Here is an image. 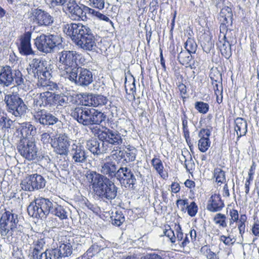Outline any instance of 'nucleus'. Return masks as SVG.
I'll return each instance as SVG.
<instances>
[{"label":"nucleus","mask_w":259,"mask_h":259,"mask_svg":"<svg viewBox=\"0 0 259 259\" xmlns=\"http://www.w3.org/2000/svg\"><path fill=\"white\" fill-rule=\"evenodd\" d=\"M93 133L97 135L99 142L96 140H91L87 142V148L94 155H99L106 153L109 149V144L120 145L122 143V136L117 131L108 128L100 130L97 126L91 128Z\"/></svg>","instance_id":"f03ea898"},{"label":"nucleus","mask_w":259,"mask_h":259,"mask_svg":"<svg viewBox=\"0 0 259 259\" xmlns=\"http://www.w3.org/2000/svg\"><path fill=\"white\" fill-rule=\"evenodd\" d=\"M234 128L238 138L245 135L247 131L246 120L242 118H237L235 120Z\"/></svg>","instance_id":"7c9ffc66"},{"label":"nucleus","mask_w":259,"mask_h":259,"mask_svg":"<svg viewBox=\"0 0 259 259\" xmlns=\"http://www.w3.org/2000/svg\"><path fill=\"white\" fill-rule=\"evenodd\" d=\"M213 177L215 182L220 185L226 182L225 172L220 168H215L213 171Z\"/></svg>","instance_id":"ea45409f"},{"label":"nucleus","mask_w":259,"mask_h":259,"mask_svg":"<svg viewBox=\"0 0 259 259\" xmlns=\"http://www.w3.org/2000/svg\"><path fill=\"white\" fill-rule=\"evenodd\" d=\"M66 8L71 15V18L76 20L84 21L87 18L85 15V6L83 5L79 6L75 0H71L66 5Z\"/></svg>","instance_id":"aec40b11"},{"label":"nucleus","mask_w":259,"mask_h":259,"mask_svg":"<svg viewBox=\"0 0 259 259\" xmlns=\"http://www.w3.org/2000/svg\"><path fill=\"white\" fill-rule=\"evenodd\" d=\"M40 140L44 144H48L49 143H51L52 142V140H53L51 139V136L49 134L47 133H44L41 135Z\"/></svg>","instance_id":"052dcab7"},{"label":"nucleus","mask_w":259,"mask_h":259,"mask_svg":"<svg viewBox=\"0 0 259 259\" xmlns=\"http://www.w3.org/2000/svg\"><path fill=\"white\" fill-rule=\"evenodd\" d=\"M220 21L224 23H230L232 25L233 21V13L232 9L228 6H225L221 11Z\"/></svg>","instance_id":"473e14b6"},{"label":"nucleus","mask_w":259,"mask_h":259,"mask_svg":"<svg viewBox=\"0 0 259 259\" xmlns=\"http://www.w3.org/2000/svg\"><path fill=\"white\" fill-rule=\"evenodd\" d=\"M63 31L79 48L85 51L96 50L97 39L89 26L81 23L67 24L64 26Z\"/></svg>","instance_id":"f257e3e1"},{"label":"nucleus","mask_w":259,"mask_h":259,"mask_svg":"<svg viewBox=\"0 0 259 259\" xmlns=\"http://www.w3.org/2000/svg\"><path fill=\"white\" fill-rule=\"evenodd\" d=\"M125 88L126 93H128V94H132L133 96L135 98V93H136V86L135 81L134 80L133 83H130L128 84L125 83Z\"/></svg>","instance_id":"4d7b16f0"},{"label":"nucleus","mask_w":259,"mask_h":259,"mask_svg":"<svg viewBox=\"0 0 259 259\" xmlns=\"http://www.w3.org/2000/svg\"><path fill=\"white\" fill-rule=\"evenodd\" d=\"M185 47L189 53H195L197 50V45L193 38H189L185 42Z\"/></svg>","instance_id":"a18cd8bd"},{"label":"nucleus","mask_w":259,"mask_h":259,"mask_svg":"<svg viewBox=\"0 0 259 259\" xmlns=\"http://www.w3.org/2000/svg\"><path fill=\"white\" fill-rule=\"evenodd\" d=\"M24 79L19 69H13L9 65L1 67L0 69V85L3 87H9L16 84L17 86L24 84Z\"/></svg>","instance_id":"39448f33"},{"label":"nucleus","mask_w":259,"mask_h":259,"mask_svg":"<svg viewBox=\"0 0 259 259\" xmlns=\"http://www.w3.org/2000/svg\"><path fill=\"white\" fill-rule=\"evenodd\" d=\"M67 77L76 84L88 86L93 81L92 72L89 69L78 66Z\"/></svg>","instance_id":"9b49d317"},{"label":"nucleus","mask_w":259,"mask_h":259,"mask_svg":"<svg viewBox=\"0 0 259 259\" xmlns=\"http://www.w3.org/2000/svg\"><path fill=\"white\" fill-rule=\"evenodd\" d=\"M195 108L200 113L205 114L209 110V105L207 103L201 101H197L195 103Z\"/></svg>","instance_id":"49530a36"},{"label":"nucleus","mask_w":259,"mask_h":259,"mask_svg":"<svg viewBox=\"0 0 259 259\" xmlns=\"http://www.w3.org/2000/svg\"><path fill=\"white\" fill-rule=\"evenodd\" d=\"M38 85L40 86L39 89L42 88V90L47 91L37 94L34 98V103L36 105H39V106L47 107L54 105L55 94L49 92V90L57 89V84L53 83L51 85L48 84L47 82H42L39 81L38 83Z\"/></svg>","instance_id":"6e6552de"},{"label":"nucleus","mask_w":259,"mask_h":259,"mask_svg":"<svg viewBox=\"0 0 259 259\" xmlns=\"http://www.w3.org/2000/svg\"><path fill=\"white\" fill-rule=\"evenodd\" d=\"M52 69V65L49 62L37 58L33 59L27 68V71L29 75L44 81L50 79Z\"/></svg>","instance_id":"20e7f679"},{"label":"nucleus","mask_w":259,"mask_h":259,"mask_svg":"<svg viewBox=\"0 0 259 259\" xmlns=\"http://www.w3.org/2000/svg\"><path fill=\"white\" fill-rule=\"evenodd\" d=\"M19 228L20 226L0 224V235L2 239L9 244L14 242L17 236L20 233Z\"/></svg>","instance_id":"f3484780"},{"label":"nucleus","mask_w":259,"mask_h":259,"mask_svg":"<svg viewBox=\"0 0 259 259\" xmlns=\"http://www.w3.org/2000/svg\"><path fill=\"white\" fill-rule=\"evenodd\" d=\"M151 163L153 167L163 179L167 177V175L164 174L163 165L160 159L155 157L151 160Z\"/></svg>","instance_id":"4c0bfd02"},{"label":"nucleus","mask_w":259,"mask_h":259,"mask_svg":"<svg viewBox=\"0 0 259 259\" xmlns=\"http://www.w3.org/2000/svg\"><path fill=\"white\" fill-rule=\"evenodd\" d=\"M190 241L191 239L190 238L189 234H186L184 240L181 243H180V245L184 247L190 243Z\"/></svg>","instance_id":"338daca9"},{"label":"nucleus","mask_w":259,"mask_h":259,"mask_svg":"<svg viewBox=\"0 0 259 259\" xmlns=\"http://www.w3.org/2000/svg\"><path fill=\"white\" fill-rule=\"evenodd\" d=\"M201 252L205 255L207 259H218L217 254L207 246H203L201 248Z\"/></svg>","instance_id":"09e8293b"},{"label":"nucleus","mask_w":259,"mask_h":259,"mask_svg":"<svg viewBox=\"0 0 259 259\" xmlns=\"http://www.w3.org/2000/svg\"><path fill=\"white\" fill-rule=\"evenodd\" d=\"M85 111L86 117L84 119V125L99 124L105 119V115L102 112L95 109L85 107Z\"/></svg>","instance_id":"4be33fe9"},{"label":"nucleus","mask_w":259,"mask_h":259,"mask_svg":"<svg viewBox=\"0 0 259 259\" xmlns=\"http://www.w3.org/2000/svg\"><path fill=\"white\" fill-rule=\"evenodd\" d=\"M21 185L22 189L31 191L44 188L46 186V180L41 175L35 174L26 177Z\"/></svg>","instance_id":"2eb2a0df"},{"label":"nucleus","mask_w":259,"mask_h":259,"mask_svg":"<svg viewBox=\"0 0 259 259\" xmlns=\"http://www.w3.org/2000/svg\"><path fill=\"white\" fill-rule=\"evenodd\" d=\"M46 242L44 239H37L34 240L32 244V250L31 252V254H35L40 252H45V250L44 247L45 246Z\"/></svg>","instance_id":"c9c22d12"},{"label":"nucleus","mask_w":259,"mask_h":259,"mask_svg":"<svg viewBox=\"0 0 259 259\" xmlns=\"http://www.w3.org/2000/svg\"><path fill=\"white\" fill-rule=\"evenodd\" d=\"M182 120L184 136L185 138H188L189 131L188 128L187 117L186 114H184L183 116L182 117Z\"/></svg>","instance_id":"603ef678"},{"label":"nucleus","mask_w":259,"mask_h":259,"mask_svg":"<svg viewBox=\"0 0 259 259\" xmlns=\"http://www.w3.org/2000/svg\"><path fill=\"white\" fill-rule=\"evenodd\" d=\"M4 101L8 111L15 116H21L25 113L27 107L18 96L14 94L6 95Z\"/></svg>","instance_id":"f8f14e48"},{"label":"nucleus","mask_w":259,"mask_h":259,"mask_svg":"<svg viewBox=\"0 0 259 259\" xmlns=\"http://www.w3.org/2000/svg\"><path fill=\"white\" fill-rule=\"evenodd\" d=\"M229 214L231 217L230 220V225L235 222H237L239 219V213L237 210L231 209L229 211Z\"/></svg>","instance_id":"6e6d98bb"},{"label":"nucleus","mask_w":259,"mask_h":259,"mask_svg":"<svg viewBox=\"0 0 259 259\" xmlns=\"http://www.w3.org/2000/svg\"><path fill=\"white\" fill-rule=\"evenodd\" d=\"M246 220L247 217L246 214H241L240 218L238 219V221L237 222H236L237 223L238 228L239 227H242L243 226V225H245V222H246Z\"/></svg>","instance_id":"0e129e2a"},{"label":"nucleus","mask_w":259,"mask_h":259,"mask_svg":"<svg viewBox=\"0 0 259 259\" xmlns=\"http://www.w3.org/2000/svg\"><path fill=\"white\" fill-rule=\"evenodd\" d=\"M218 46L222 55L226 58H229L231 55V45L229 42L224 38L223 41H220Z\"/></svg>","instance_id":"f704fd0d"},{"label":"nucleus","mask_w":259,"mask_h":259,"mask_svg":"<svg viewBox=\"0 0 259 259\" xmlns=\"http://www.w3.org/2000/svg\"><path fill=\"white\" fill-rule=\"evenodd\" d=\"M252 232L255 236H259V222L254 224L252 228Z\"/></svg>","instance_id":"774afa93"},{"label":"nucleus","mask_w":259,"mask_h":259,"mask_svg":"<svg viewBox=\"0 0 259 259\" xmlns=\"http://www.w3.org/2000/svg\"><path fill=\"white\" fill-rule=\"evenodd\" d=\"M92 6L101 10L104 8L105 0H90Z\"/></svg>","instance_id":"13d9d810"},{"label":"nucleus","mask_w":259,"mask_h":259,"mask_svg":"<svg viewBox=\"0 0 259 259\" xmlns=\"http://www.w3.org/2000/svg\"><path fill=\"white\" fill-rule=\"evenodd\" d=\"M220 240L226 245H233L236 241L234 237L229 235L228 236L221 235L220 237Z\"/></svg>","instance_id":"3c124183"},{"label":"nucleus","mask_w":259,"mask_h":259,"mask_svg":"<svg viewBox=\"0 0 259 259\" xmlns=\"http://www.w3.org/2000/svg\"><path fill=\"white\" fill-rule=\"evenodd\" d=\"M51 146L55 151L60 154L66 155L68 154V148L70 145V139L64 134H61L52 140Z\"/></svg>","instance_id":"dca6fc26"},{"label":"nucleus","mask_w":259,"mask_h":259,"mask_svg":"<svg viewBox=\"0 0 259 259\" xmlns=\"http://www.w3.org/2000/svg\"><path fill=\"white\" fill-rule=\"evenodd\" d=\"M49 208H47L48 215L49 213L53 214L58 217L61 220L67 219L68 214L65 208L62 206L59 205L55 202L50 201L48 199Z\"/></svg>","instance_id":"a878e982"},{"label":"nucleus","mask_w":259,"mask_h":259,"mask_svg":"<svg viewBox=\"0 0 259 259\" xmlns=\"http://www.w3.org/2000/svg\"><path fill=\"white\" fill-rule=\"evenodd\" d=\"M85 105L98 107L105 105L108 102V99L101 95L88 94L85 97Z\"/></svg>","instance_id":"cd10ccee"},{"label":"nucleus","mask_w":259,"mask_h":259,"mask_svg":"<svg viewBox=\"0 0 259 259\" xmlns=\"http://www.w3.org/2000/svg\"><path fill=\"white\" fill-rule=\"evenodd\" d=\"M62 38L58 34H41L34 40V45L40 52L45 53L52 52L55 47L62 42Z\"/></svg>","instance_id":"0eeeda50"},{"label":"nucleus","mask_w":259,"mask_h":259,"mask_svg":"<svg viewBox=\"0 0 259 259\" xmlns=\"http://www.w3.org/2000/svg\"><path fill=\"white\" fill-rule=\"evenodd\" d=\"M58 68L67 76L78 67L77 57L79 56L76 51L64 50L58 53Z\"/></svg>","instance_id":"423d86ee"},{"label":"nucleus","mask_w":259,"mask_h":259,"mask_svg":"<svg viewBox=\"0 0 259 259\" xmlns=\"http://www.w3.org/2000/svg\"><path fill=\"white\" fill-rule=\"evenodd\" d=\"M17 148L20 155L28 160H34L37 156L38 149L34 138L21 139Z\"/></svg>","instance_id":"9d476101"},{"label":"nucleus","mask_w":259,"mask_h":259,"mask_svg":"<svg viewBox=\"0 0 259 259\" xmlns=\"http://www.w3.org/2000/svg\"><path fill=\"white\" fill-rule=\"evenodd\" d=\"M98 246L96 244L92 245L87 251L85 256L90 259L99 252Z\"/></svg>","instance_id":"8fccbe9b"},{"label":"nucleus","mask_w":259,"mask_h":259,"mask_svg":"<svg viewBox=\"0 0 259 259\" xmlns=\"http://www.w3.org/2000/svg\"><path fill=\"white\" fill-rule=\"evenodd\" d=\"M124 221V217L122 214L116 213L114 219L112 220V224L117 226H120Z\"/></svg>","instance_id":"864d4df0"},{"label":"nucleus","mask_w":259,"mask_h":259,"mask_svg":"<svg viewBox=\"0 0 259 259\" xmlns=\"http://www.w3.org/2000/svg\"><path fill=\"white\" fill-rule=\"evenodd\" d=\"M51 249H45V252L30 254L31 259H55Z\"/></svg>","instance_id":"58836bf2"},{"label":"nucleus","mask_w":259,"mask_h":259,"mask_svg":"<svg viewBox=\"0 0 259 259\" xmlns=\"http://www.w3.org/2000/svg\"><path fill=\"white\" fill-rule=\"evenodd\" d=\"M191 54L187 51H181L178 56L180 63L183 65L187 64L191 60V57L190 56Z\"/></svg>","instance_id":"c03bdc74"},{"label":"nucleus","mask_w":259,"mask_h":259,"mask_svg":"<svg viewBox=\"0 0 259 259\" xmlns=\"http://www.w3.org/2000/svg\"><path fill=\"white\" fill-rule=\"evenodd\" d=\"M210 135V131L207 128H202L200 131L198 135L200 139L198 146L201 152H205L210 146L211 142L209 138Z\"/></svg>","instance_id":"393cba45"},{"label":"nucleus","mask_w":259,"mask_h":259,"mask_svg":"<svg viewBox=\"0 0 259 259\" xmlns=\"http://www.w3.org/2000/svg\"><path fill=\"white\" fill-rule=\"evenodd\" d=\"M85 107H76L71 113V115L75 119H76L79 123L84 125L85 119Z\"/></svg>","instance_id":"2f4dec72"},{"label":"nucleus","mask_w":259,"mask_h":259,"mask_svg":"<svg viewBox=\"0 0 259 259\" xmlns=\"http://www.w3.org/2000/svg\"><path fill=\"white\" fill-rule=\"evenodd\" d=\"M33 22L40 26H49L54 22L53 17L48 12L41 9H36L31 13Z\"/></svg>","instance_id":"6ab92c4d"},{"label":"nucleus","mask_w":259,"mask_h":259,"mask_svg":"<svg viewBox=\"0 0 259 259\" xmlns=\"http://www.w3.org/2000/svg\"><path fill=\"white\" fill-rule=\"evenodd\" d=\"M86 178L95 194L101 199L111 200L117 196L118 188L111 180L95 171H89Z\"/></svg>","instance_id":"7ed1b4c3"},{"label":"nucleus","mask_w":259,"mask_h":259,"mask_svg":"<svg viewBox=\"0 0 259 259\" xmlns=\"http://www.w3.org/2000/svg\"><path fill=\"white\" fill-rule=\"evenodd\" d=\"M34 120L44 125H53L58 121V119L46 110L38 109L33 113Z\"/></svg>","instance_id":"412c9836"},{"label":"nucleus","mask_w":259,"mask_h":259,"mask_svg":"<svg viewBox=\"0 0 259 259\" xmlns=\"http://www.w3.org/2000/svg\"><path fill=\"white\" fill-rule=\"evenodd\" d=\"M122 137L123 136L121 135ZM123 143V138H122V143L121 144L118 145H111L109 144V149L110 150L113 147V149L111 151V156L112 158L114 159H118V160H120L121 159H123V155L124 153V151L121 149V146Z\"/></svg>","instance_id":"72a5a7b5"},{"label":"nucleus","mask_w":259,"mask_h":259,"mask_svg":"<svg viewBox=\"0 0 259 259\" xmlns=\"http://www.w3.org/2000/svg\"><path fill=\"white\" fill-rule=\"evenodd\" d=\"M18 130H20L21 135V139L33 138L36 134V128L30 123L24 122L20 124Z\"/></svg>","instance_id":"c756f323"},{"label":"nucleus","mask_w":259,"mask_h":259,"mask_svg":"<svg viewBox=\"0 0 259 259\" xmlns=\"http://www.w3.org/2000/svg\"><path fill=\"white\" fill-rule=\"evenodd\" d=\"M73 99L72 96L65 95L63 94H55V99L54 100L55 105L58 104L60 106H66Z\"/></svg>","instance_id":"e433bc0d"},{"label":"nucleus","mask_w":259,"mask_h":259,"mask_svg":"<svg viewBox=\"0 0 259 259\" xmlns=\"http://www.w3.org/2000/svg\"><path fill=\"white\" fill-rule=\"evenodd\" d=\"M71 0H50L51 5L53 6H66Z\"/></svg>","instance_id":"bf43d9fd"},{"label":"nucleus","mask_w":259,"mask_h":259,"mask_svg":"<svg viewBox=\"0 0 259 259\" xmlns=\"http://www.w3.org/2000/svg\"><path fill=\"white\" fill-rule=\"evenodd\" d=\"M56 242V246L53 244L51 249L55 259H61L63 257L69 256L72 253L73 239L71 237L60 236Z\"/></svg>","instance_id":"1a4fd4ad"},{"label":"nucleus","mask_w":259,"mask_h":259,"mask_svg":"<svg viewBox=\"0 0 259 259\" xmlns=\"http://www.w3.org/2000/svg\"><path fill=\"white\" fill-rule=\"evenodd\" d=\"M13 121L10 119L7 116L0 115V127L2 130H8L13 124Z\"/></svg>","instance_id":"37998d69"},{"label":"nucleus","mask_w":259,"mask_h":259,"mask_svg":"<svg viewBox=\"0 0 259 259\" xmlns=\"http://www.w3.org/2000/svg\"><path fill=\"white\" fill-rule=\"evenodd\" d=\"M0 224H6L14 226H20L18 215L12 210H7L2 213L0 218Z\"/></svg>","instance_id":"c85d7f7f"},{"label":"nucleus","mask_w":259,"mask_h":259,"mask_svg":"<svg viewBox=\"0 0 259 259\" xmlns=\"http://www.w3.org/2000/svg\"><path fill=\"white\" fill-rule=\"evenodd\" d=\"M115 178L122 186L128 189H134L137 181L134 172L127 167L121 166L119 168Z\"/></svg>","instance_id":"4468645a"},{"label":"nucleus","mask_w":259,"mask_h":259,"mask_svg":"<svg viewBox=\"0 0 259 259\" xmlns=\"http://www.w3.org/2000/svg\"><path fill=\"white\" fill-rule=\"evenodd\" d=\"M226 219L227 217L225 214L218 213L214 215L213 221L220 227L226 228L227 227Z\"/></svg>","instance_id":"79ce46f5"},{"label":"nucleus","mask_w":259,"mask_h":259,"mask_svg":"<svg viewBox=\"0 0 259 259\" xmlns=\"http://www.w3.org/2000/svg\"><path fill=\"white\" fill-rule=\"evenodd\" d=\"M198 207L194 202H192L187 206V211L188 214L191 216H195L197 212Z\"/></svg>","instance_id":"5fc2aeb1"},{"label":"nucleus","mask_w":259,"mask_h":259,"mask_svg":"<svg viewBox=\"0 0 259 259\" xmlns=\"http://www.w3.org/2000/svg\"><path fill=\"white\" fill-rule=\"evenodd\" d=\"M221 24L220 25V32L224 34V38L226 39V32L228 31V26L230 25V23H224L221 22Z\"/></svg>","instance_id":"680f3d73"},{"label":"nucleus","mask_w":259,"mask_h":259,"mask_svg":"<svg viewBox=\"0 0 259 259\" xmlns=\"http://www.w3.org/2000/svg\"><path fill=\"white\" fill-rule=\"evenodd\" d=\"M48 199L41 197L35 199L27 207L28 214L33 218L46 217L48 215Z\"/></svg>","instance_id":"ddd939ff"},{"label":"nucleus","mask_w":259,"mask_h":259,"mask_svg":"<svg viewBox=\"0 0 259 259\" xmlns=\"http://www.w3.org/2000/svg\"><path fill=\"white\" fill-rule=\"evenodd\" d=\"M136 157V150L134 148H127L126 151H124L123 155V160L126 163L134 161Z\"/></svg>","instance_id":"a19ab883"},{"label":"nucleus","mask_w":259,"mask_h":259,"mask_svg":"<svg viewBox=\"0 0 259 259\" xmlns=\"http://www.w3.org/2000/svg\"><path fill=\"white\" fill-rule=\"evenodd\" d=\"M117 165L111 156H107L101 163V175L110 180L115 178L118 172Z\"/></svg>","instance_id":"a211bd4d"},{"label":"nucleus","mask_w":259,"mask_h":259,"mask_svg":"<svg viewBox=\"0 0 259 259\" xmlns=\"http://www.w3.org/2000/svg\"><path fill=\"white\" fill-rule=\"evenodd\" d=\"M177 232V237L176 241L177 240L179 242V244H180V242L182 241V238H183V233L182 232L181 227L180 225H178L176 229Z\"/></svg>","instance_id":"e2e57ef3"},{"label":"nucleus","mask_w":259,"mask_h":259,"mask_svg":"<svg viewBox=\"0 0 259 259\" xmlns=\"http://www.w3.org/2000/svg\"><path fill=\"white\" fill-rule=\"evenodd\" d=\"M31 35V33L30 32H27L20 37V42L18 49L19 52L22 55L28 56L35 54L30 44Z\"/></svg>","instance_id":"b1692460"},{"label":"nucleus","mask_w":259,"mask_h":259,"mask_svg":"<svg viewBox=\"0 0 259 259\" xmlns=\"http://www.w3.org/2000/svg\"><path fill=\"white\" fill-rule=\"evenodd\" d=\"M163 234L169 239L171 243H175L176 242V237L174 231L171 230L169 226H165Z\"/></svg>","instance_id":"de8ad7c7"},{"label":"nucleus","mask_w":259,"mask_h":259,"mask_svg":"<svg viewBox=\"0 0 259 259\" xmlns=\"http://www.w3.org/2000/svg\"><path fill=\"white\" fill-rule=\"evenodd\" d=\"M141 259H162L161 256L156 253H152L147 254L143 256Z\"/></svg>","instance_id":"69168bd1"},{"label":"nucleus","mask_w":259,"mask_h":259,"mask_svg":"<svg viewBox=\"0 0 259 259\" xmlns=\"http://www.w3.org/2000/svg\"><path fill=\"white\" fill-rule=\"evenodd\" d=\"M72 160L76 163H84L88 156L83 147L80 144H73L70 151Z\"/></svg>","instance_id":"5701e85b"},{"label":"nucleus","mask_w":259,"mask_h":259,"mask_svg":"<svg viewBox=\"0 0 259 259\" xmlns=\"http://www.w3.org/2000/svg\"><path fill=\"white\" fill-rule=\"evenodd\" d=\"M224 206L225 204L220 195L214 194L209 198L206 207L211 212H218L221 211Z\"/></svg>","instance_id":"bb28decb"}]
</instances>
